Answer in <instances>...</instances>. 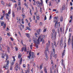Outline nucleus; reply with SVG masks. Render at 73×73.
I'll use <instances>...</instances> for the list:
<instances>
[{
	"instance_id": "b1692460",
	"label": "nucleus",
	"mask_w": 73,
	"mask_h": 73,
	"mask_svg": "<svg viewBox=\"0 0 73 73\" xmlns=\"http://www.w3.org/2000/svg\"><path fill=\"white\" fill-rule=\"evenodd\" d=\"M2 58H5V55H4V54H2Z\"/></svg>"
},
{
	"instance_id": "dca6fc26",
	"label": "nucleus",
	"mask_w": 73,
	"mask_h": 73,
	"mask_svg": "<svg viewBox=\"0 0 73 73\" xmlns=\"http://www.w3.org/2000/svg\"><path fill=\"white\" fill-rule=\"evenodd\" d=\"M21 57V54H20V53H19L18 54V58H20Z\"/></svg>"
},
{
	"instance_id": "20e7f679",
	"label": "nucleus",
	"mask_w": 73,
	"mask_h": 73,
	"mask_svg": "<svg viewBox=\"0 0 73 73\" xmlns=\"http://www.w3.org/2000/svg\"><path fill=\"white\" fill-rule=\"evenodd\" d=\"M6 64L5 65L3 66V68H5L6 69H8V66H9V61L7 60L6 62Z\"/></svg>"
},
{
	"instance_id": "1a4fd4ad",
	"label": "nucleus",
	"mask_w": 73,
	"mask_h": 73,
	"mask_svg": "<svg viewBox=\"0 0 73 73\" xmlns=\"http://www.w3.org/2000/svg\"><path fill=\"white\" fill-rule=\"evenodd\" d=\"M62 66H63L64 68L65 69V65L64 64V63H63V62H64V60H63V59H62Z\"/></svg>"
},
{
	"instance_id": "a878e982",
	"label": "nucleus",
	"mask_w": 73,
	"mask_h": 73,
	"mask_svg": "<svg viewBox=\"0 0 73 73\" xmlns=\"http://www.w3.org/2000/svg\"><path fill=\"white\" fill-rule=\"evenodd\" d=\"M70 42V38H69L68 39V44Z\"/></svg>"
},
{
	"instance_id": "13d9d810",
	"label": "nucleus",
	"mask_w": 73,
	"mask_h": 73,
	"mask_svg": "<svg viewBox=\"0 0 73 73\" xmlns=\"http://www.w3.org/2000/svg\"><path fill=\"white\" fill-rule=\"evenodd\" d=\"M13 58L14 59L13 60V61H15V58L14 56H13Z\"/></svg>"
},
{
	"instance_id": "39448f33",
	"label": "nucleus",
	"mask_w": 73,
	"mask_h": 73,
	"mask_svg": "<svg viewBox=\"0 0 73 73\" xmlns=\"http://www.w3.org/2000/svg\"><path fill=\"white\" fill-rule=\"evenodd\" d=\"M54 20L53 22L54 23L57 22H58V18L56 17H54Z\"/></svg>"
},
{
	"instance_id": "423d86ee",
	"label": "nucleus",
	"mask_w": 73,
	"mask_h": 73,
	"mask_svg": "<svg viewBox=\"0 0 73 73\" xmlns=\"http://www.w3.org/2000/svg\"><path fill=\"white\" fill-rule=\"evenodd\" d=\"M16 68H15V69L16 70V71H17V70H18L17 69V68L19 69H21V68H20V67H18V63L16 64Z\"/></svg>"
},
{
	"instance_id": "f8f14e48",
	"label": "nucleus",
	"mask_w": 73,
	"mask_h": 73,
	"mask_svg": "<svg viewBox=\"0 0 73 73\" xmlns=\"http://www.w3.org/2000/svg\"><path fill=\"white\" fill-rule=\"evenodd\" d=\"M29 54L30 55L29 56H27L28 60H30V59L31 58V54Z\"/></svg>"
},
{
	"instance_id": "4c0bfd02",
	"label": "nucleus",
	"mask_w": 73,
	"mask_h": 73,
	"mask_svg": "<svg viewBox=\"0 0 73 73\" xmlns=\"http://www.w3.org/2000/svg\"><path fill=\"white\" fill-rule=\"evenodd\" d=\"M14 62L13 61L11 63V65L12 66L13 65V64H14Z\"/></svg>"
},
{
	"instance_id": "ddd939ff",
	"label": "nucleus",
	"mask_w": 73,
	"mask_h": 73,
	"mask_svg": "<svg viewBox=\"0 0 73 73\" xmlns=\"http://www.w3.org/2000/svg\"><path fill=\"white\" fill-rule=\"evenodd\" d=\"M9 15H8V14L7 13L6 14V19H7L8 21H9V19H8V16H9Z\"/></svg>"
},
{
	"instance_id": "de8ad7c7",
	"label": "nucleus",
	"mask_w": 73,
	"mask_h": 73,
	"mask_svg": "<svg viewBox=\"0 0 73 73\" xmlns=\"http://www.w3.org/2000/svg\"><path fill=\"white\" fill-rule=\"evenodd\" d=\"M10 69V70H12L13 68H12V65H11V66Z\"/></svg>"
},
{
	"instance_id": "a18cd8bd",
	"label": "nucleus",
	"mask_w": 73,
	"mask_h": 73,
	"mask_svg": "<svg viewBox=\"0 0 73 73\" xmlns=\"http://www.w3.org/2000/svg\"><path fill=\"white\" fill-rule=\"evenodd\" d=\"M52 48H53V49H54V45H53V44L52 43Z\"/></svg>"
},
{
	"instance_id": "f257e3e1",
	"label": "nucleus",
	"mask_w": 73,
	"mask_h": 73,
	"mask_svg": "<svg viewBox=\"0 0 73 73\" xmlns=\"http://www.w3.org/2000/svg\"><path fill=\"white\" fill-rule=\"evenodd\" d=\"M45 37V36L44 35H41L39 36L37 40V38H35L33 37V41H34L35 43L37 44H40V42L42 41V39Z\"/></svg>"
},
{
	"instance_id": "f704fd0d",
	"label": "nucleus",
	"mask_w": 73,
	"mask_h": 73,
	"mask_svg": "<svg viewBox=\"0 0 73 73\" xmlns=\"http://www.w3.org/2000/svg\"><path fill=\"white\" fill-rule=\"evenodd\" d=\"M51 38L52 40H54V36L53 35L51 36Z\"/></svg>"
},
{
	"instance_id": "e433bc0d",
	"label": "nucleus",
	"mask_w": 73,
	"mask_h": 73,
	"mask_svg": "<svg viewBox=\"0 0 73 73\" xmlns=\"http://www.w3.org/2000/svg\"><path fill=\"white\" fill-rule=\"evenodd\" d=\"M22 61H23V58H21L20 60V63H21V62H22Z\"/></svg>"
},
{
	"instance_id": "6e6d98bb",
	"label": "nucleus",
	"mask_w": 73,
	"mask_h": 73,
	"mask_svg": "<svg viewBox=\"0 0 73 73\" xmlns=\"http://www.w3.org/2000/svg\"><path fill=\"white\" fill-rule=\"evenodd\" d=\"M30 23H29L28 24V25L29 27V28H31V25H30Z\"/></svg>"
},
{
	"instance_id": "052dcab7",
	"label": "nucleus",
	"mask_w": 73,
	"mask_h": 73,
	"mask_svg": "<svg viewBox=\"0 0 73 73\" xmlns=\"http://www.w3.org/2000/svg\"><path fill=\"white\" fill-rule=\"evenodd\" d=\"M33 62V59L32 60H31L30 62V63L31 64V63H32Z\"/></svg>"
},
{
	"instance_id": "774afa93",
	"label": "nucleus",
	"mask_w": 73,
	"mask_h": 73,
	"mask_svg": "<svg viewBox=\"0 0 73 73\" xmlns=\"http://www.w3.org/2000/svg\"><path fill=\"white\" fill-rule=\"evenodd\" d=\"M35 46L36 48H38V45L37 44H35Z\"/></svg>"
},
{
	"instance_id": "3c124183",
	"label": "nucleus",
	"mask_w": 73,
	"mask_h": 73,
	"mask_svg": "<svg viewBox=\"0 0 73 73\" xmlns=\"http://www.w3.org/2000/svg\"><path fill=\"white\" fill-rule=\"evenodd\" d=\"M52 19V15H50L49 19V20H50Z\"/></svg>"
},
{
	"instance_id": "a211bd4d",
	"label": "nucleus",
	"mask_w": 73,
	"mask_h": 73,
	"mask_svg": "<svg viewBox=\"0 0 73 73\" xmlns=\"http://www.w3.org/2000/svg\"><path fill=\"white\" fill-rule=\"evenodd\" d=\"M46 58H45V59L46 60H48V55H45Z\"/></svg>"
},
{
	"instance_id": "09e8293b",
	"label": "nucleus",
	"mask_w": 73,
	"mask_h": 73,
	"mask_svg": "<svg viewBox=\"0 0 73 73\" xmlns=\"http://www.w3.org/2000/svg\"><path fill=\"white\" fill-rule=\"evenodd\" d=\"M27 50V47L25 46V48L24 51L25 52H26Z\"/></svg>"
},
{
	"instance_id": "c03bdc74",
	"label": "nucleus",
	"mask_w": 73,
	"mask_h": 73,
	"mask_svg": "<svg viewBox=\"0 0 73 73\" xmlns=\"http://www.w3.org/2000/svg\"><path fill=\"white\" fill-rule=\"evenodd\" d=\"M41 2H40V4H41V5H42V4L43 3V2H42V1H40Z\"/></svg>"
},
{
	"instance_id": "2f4dec72",
	"label": "nucleus",
	"mask_w": 73,
	"mask_h": 73,
	"mask_svg": "<svg viewBox=\"0 0 73 73\" xmlns=\"http://www.w3.org/2000/svg\"><path fill=\"white\" fill-rule=\"evenodd\" d=\"M42 65L41 64V65H40L39 68L40 69H42Z\"/></svg>"
},
{
	"instance_id": "2eb2a0df",
	"label": "nucleus",
	"mask_w": 73,
	"mask_h": 73,
	"mask_svg": "<svg viewBox=\"0 0 73 73\" xmlns=\"http://www.w3.org/2000/svg\"><path fill=\"white\" fill-rule=\"evenodd\" d=\"M41 32V30L40 29H39V30H38L37 31V32L38 34H39V33H40V32Z\"/></svg>"
},
{
	"instance_id": "79ce46f5",
	"label": "nucleus",
	"mask_w": 73,
	"mask_h": 73,
	"mask_svg": "<svg viewBox=\"0 0 73 73\" xmlns=\"http://www.w3.org/2000/svg\"><path fill=\"white\" fill-rule=\"evenodd\" d=\"M54 45L55 46H56V47L57 46H56V42H54Z\"/></svg>"
},
{
	"instance_id": "4468645a",
	"label": "nucleus",
	"mask_w": 73,
	"mask_h": 73,
	"mask_svg": "<svg viewBox=\"0 0 73 73\" xmlns=\"http://www.w3.org/2000/svg\"><path fill=\"white\" fill-rule=\"evenodd\" d=\"M72 48L73 49V36H72Z\"/></svg>"
},
{
	"instance_id": "7c9ffc66",
	"label": "nucleus",
	"mask_w": 73,
	"mask_h": 73,
	"mask_svg": "<svg viewBox=\"0 0 73 73\" xmlns=\"http://www.w3.org/2000/svg\"><path fill=\"white\" fill-rule=\"evenodd\" d=\"M33 45V43H31V45H30V48L31 49H32V45Z\"/></svg>"
},
{
	"instance_id": "5701e85b",
	"label": "nucleus",
	"mask_w": 73,
	"mask_h": 73,
	"mask_svg": "<svg viewBox=\"0 0 73 73\" xmlns=\"http://www.w3.org/2000/svg\"><path fill=\"white\" fill-rule=\"evenodd\" d=\"M31 55L33 58V55H34V52H32L31 53Z\"/></svg>"
},
{
	"instance_id": "ea45409f",
	"label": "nucleus",
	"mask_w": 73,
	"mask_h": 73,
	"mask_svg": "<svg viewBox=\"0 0 73 73\" xmlns=\"http://www.w3.org/2000/svg\"><path fill=\"white\" fill-rule=\"evenodd\" d=\"M6 27V24H4V25L3 26V28H5V27Z\"/></svg>"
},
{
	"instance_id": "a19ab883",
	"label": "nucleus",
	"mask_w": 73,
	"mask_h": 73,
	"mask_svg": "<svg viewBox=\"0 0 73 73\" xmlns=\"http://www.w3.org/2000/svg\"><path fill=\"white\" fill-rule=\"evenodd\" d=\"M62 27H60V32H62Z\"/></svg>"
},
{
	"instance_id": "864d4df0",
	"label": "nucleus",
	"mask_w": 73,
	"mask_h": 73,
	"mask_svg": "<svg viewBox=\"0 0 73 73\" xmlns=\"http://www.w3.org/2000/svg\"><path fill=\"white\" fill-rule=\"evenodd\" d=\"M8 14H9V15H10V14H11V10H9L8 12Z\"/></svg>"
},
{
	"instance_id": "f03ea898",
	"label": "nucleus",
	"mask_w": 73,
	"mask_h": 73,
	"mask_svg": "<svg viewBox=\"0 0 73 73\" xmlns=\"http://www.w3.org/2000/svg\"><path fill=\"white\" fill-rule=\"evenodd\" d=\"M50 46V41H48V43H47L46 45V48L45 49V51L44 52V53L45 55H48V54H47V52H48L49 53V52L48 51L49 50V47Z\"/></svg>"
},
{
	"instance_id": "bf43d9fd",
	"label": "nucleus",
	"mask_w": 73,
	"mask_h": 73,
	"mask_svg": "<svg viewBox=\"0 0 73 73\" xmlns=\"http://www.w3.org/2000/svg\"><path fill=\"white\" fill-rule=\"evenodd\" d=\"M46 29H44L43 31V32H46Z\"/></svg>"
},
{
	"instance_id": "338daca9",
	"label": "nucleus",
	"mask_w": 73,
	"mask_h": 73,
	"mask_svg": "<svg viewBox=\"0 0 73 73\" xmlns=\"http://www.w3.org/2000/svg\"><path fill=\"white\" fill-rule=\"evenodd\" d=\"M4 17V15H3V16L1 17L0 18V19H3V17Z\"/></svg>"
},
{
	"instance_id": "4be33fe9",
	"label": "nucleus",
	"mask_w": 73,
	"mask_h": 73,
	"mask_svg": "<svg viewBox=\"0 0 73 73\" xmlns=\"http://www.w3.org/2000/svg\"><path fill=\"white\" fill-rule=\"evenodd\" d=\"M60 20L61 21V22H62V21H63V18H62V16H61L60 17Z\"/></svg>"
},
{
	"instance_id": "c85d7f7f",
	"label": "nucleus",
	"mask_w": 73,
	"mask_h": 73,
	"mask_svg": "<svg viewBox=\"0 0 73 73\" xmlns=\"http://www.w3.org/2000/svg\"><path fill=\"white\" fill-rule=\"evenodd\" d=\"M30 65H29V64H27V68L28 69H30Z\"/></svg>"
},
{
	"instance_id": "412c9836",
	"label": "nucleus",
	"mask_w": 73,
	"mask_h": 73,
	"mask_svg": "<svg viewBox=\"0 0 73 73\" xmlns=\"http://www.w3.org/2000/svg\"><path fill=\"white\" fill-rule=\"evenodd\" d=\"M65 8V5H64L62 7V10H64Z\"/></svg>"
},
{
	"instance_id": "49530a36",
	"label": "nucleus",
	"mask_w": 73,
	"mask_h": 73,
	"mask_svg": "<svg viewBox=\"0 0 73 73\" xmlns=\"http://www.w3.org/2000/svg\"><path fill=\"white\" fill-rule=\"evenodd\" d=\"M32 10H31V9H30V13L31 15H32Z\"/></svg>"
},
{
	"instance_id": "cd10ccee",
	"label": "nucleus",
	"mask_w": 73,
	"mask_h": 73,
	"mask_svg": "<svg viewBox=\"0 0 73 73\" xmlns=\"http://www.w3.org/2000/svg\"><path fill=\"white\" fill-rule=\"evenodd\" d=\"M26 35L27 36V37H29L30 36L29 34H28L26 33Z\"/></svg>"
},
{
	"instance_id": "4d7b16f0",
	"label": "nucleus",
	"mask_w": 73,
	"mask_h": 73,
	"mask_svg": "<svg viewBox=\"0 0 73 73\" xmlns=\"http://www.w3.org/2000/svg\"><path fill=\"white\" fill-rule=\"evenodd\" d=\"M52 32H53V33H54V32H55V29H53L52 30Z\"/></svg>"
},
{
	"instance_id": "c756f323",
	"label": "nucleus",
	"mask_w": 73,
	"mask_h": 73,
	"mask_svg": "<svg viewBox=\"0 0 73 73\" xmlns=\"http://www.w3.org/2000/svg\"><path fill=\"white\" fill-rule=\"evenodd\" d=\"M58 29V33L60 36V31H59V29Z\"/></svg>"
},
{
	"instance_id": "0eeeda50",
	"label": "nucleus",
	"mask_w": 73,
	"mask_h": 73,
	"mask_svg": "<svg viewBox=\"0 0 73 73\" xmlns=\"http://www.w3.org/2000/svg\"><path fill=\"white\" fill-rule=\"evenodd\" d=\"M65 50L63 51V52L62 53V57L63 58L64 57V56H65Z\"/></svg>"
},
{
	"instance_id": "58836bf2",
	"label": "nucleus",
	"mask_w": 73,
	"mask_h": 73,
	"mask_svg": "<svg viewBox=\"0 0 73 73\" xmlns=\"http://www.w3.org/2000/svg\"><path fill=\"white\" fill-rule=\"evenodd\" d=\"M36 18L37 20H39V19H40V17H39V15H38V16H36Z\"/></svg>"
},
{
	"instance_id": "aec40b11",
	"label": "nucleus",
	"mask_w": 73,
	"mask_h": 73,
	"mask_svg": "<svg viewBox=\"0 0 73 73\" xmlns=\"http://www.w3.org/2000/svg\"><path fill=\"white\" fill-rule=\"evenodd\" d=\"M56 35H57V32H55V33L54 36V37L55 38H56Z\"/></svg>"
},
{
	"instance_id": "6ab92c4d",
	"label": "nucleus",
	"mask_w": 73,
	"mask_h": 73,
	"mask_svg": "<svg viewBox=\"0 0 73 73\" xmlns=\"http://www.w3.org/2000/svg\"><path fill=\"white\" fill-rule=\"evenodd\" d=\"M37 3L38 7H40V2H38V1L37 2Z\"/></svg>"
},
{
	"instance_id": "e2e57ef3",
	"label": "nucleus",
	"mask_w": 73,
	"mask_h": 73,
	"mask_svg": "<svg viewBox=\"0 0 73 73\" xmlns=\"http://www.w3.org/2000/svg\"><path fill=\"white\" fill-rule=\"evenodd\" d=\"M73 16L72 15H71L70 17V18L71 19V20H72L73 19Z\"/></svg>"
},
{
	"instance_id": "680f3d73",
	"label": "nucleus",
	"mask_w": 73,
	"mask_h": 73,
	"mask_svg": "<svg viewBox=\"0 0 73 73\" xmlns=\"http://www.w3.org/2000/svg\"><path fill=\"white\" fill-rule=\"evenodd\" d=\"M21 27H22L24 29V26L22 24L21 25Z\"/></svg>"
},
{
	"instance_id": "9d476101",
	"label": "nucleus",
	"mask_w": 73,
	"mask_h": 73,
	"mask_svg": "<svg viewBox=\"0 0 73 73\" xmlns=\"http://www.w3.org/2000/svg\"><path fill=\"white\" fill-rule=\"evenodd\" d=\"M57 24H58V22H56L54 25L55 28H57Z\"/></svg>"
},
{
	"instance_id": "7ed1b4c3",
	"label": "nucleus",
	"mask_w": 73,
	"mask_h": 73,
	"mask_svg": "<svg viewBox=\"0 0 73 73\" xmlns=\"http://www.w3.org/2000/svg\"><path fill=\"white\" fill-rule=\"evenodd\" d=\"M54 54H55V50L54 49H52V52H51L50 54V60L52 58V54L53 57H54L55 58H56L57 56V54H55V55Z\"/></svg>"
},
{
	"instance_id": "473e14b6",
	"label": "nucleus",
	"mask_w": 73,
	"mask_h": 73,
	"mask_svg": "<svg viewBox=\"0 0 73 73\" xmlns=\"http://www.w3.org/2000/svg\"><path fill=\"white\" fill-rule=\"evenodd\" d=\"M26 28L28 29V30H29V31H31V29L28 27H27Z\"/></svg>"
},
{
	"instance_id": "37998d69",
	"label": "nucleus",
	"mask_w": 73,
	"mask_h": 73,
	"mask_svg": "<svg viewBox=\"0 0 73 73\" xmlns=\"http://www.w3.org/2000/svg\"><path fill=\"white\" fill-rule=\"evenodd\" d=\"M11 1H12L13 3H16V1H15V0H11Z\"/></svg>"
},
{
	"instance_id": "603ef678",
	"label": "nucleus",
	"mask_w": 73,
	"mask_h": 73,
	"mask_svg": "<svg viewBox=\"0 0 73 73\" xmlns=\"http://www.w3.org/2000/svg\"><path fill=\"white\" fill-rule=\"evenodd\" d=\"M3 15L4 16V15H5V11H3Z\"/></svg>"
},
{
	"instance_id": "6e6552de",
	"label": "nucleus",
	"mask_w": 73,
	"mask_h": 73,
	"mask_svg": "<svg viewBox=\"0 0 73 73\" xmlns=\"http://www.w3.org/2000/svg\"><path fill=\"white\" fill-rule=\"evenodd\" d=\"M5 56L6 57V61H5V62H6V61H7V60H8V59L9 58V56H8V55L7 54H5Z\"/></svg>"
},
{
	"instance_id": "8fccbe9b",
	"label": "nucleus",
	"mask_w": 73,
	"mask_h": 73,
	"mask_svg": "<svg viewBox=\"0 0 73 73\" xmlns=\"http://www.w3.org/2000/svg\"><path fill=\"white\" fill-rule=\"evenodd\" d=\"M24 47H23L22 48V49L21 50V51H22V52H23L24 51Z\"/></svg>"
},
{
	"instance_id": "69168bd1",
	"label": "nucleus",
	"mask_w": 73,
	"mask_h": 73,
	"mask_svg": "<svg viewBox=\"0 0 73 73\" xmlns=\"http://www.w3.org/2000/svg\"><path fill=\"white\" fill-rule=\"evenodd\" d=\"M46 20V15H45L44 20Z\"/></svg>"
},
{
	"instance_id": "0e129e2a",
	"label": "nucleus",
	"mask_w": 73,
	"mask_h": 73,
	"mask_svg": "<svg viewBox=\"0 0 73 73\" xmlns=\"http://www.w3.org/2000/svg\"><path fill=\"white\" fill-rule=\"evenodd\" d=\"M60 0H58V1H56V3L57 4H58V2H60Z\"/></svg>"
},
{
	"instance_id": "f3484780",
	"label": "nucleus",
	"mask_w": 73,
	"mask_h": 73,
	"mask_svg": "<svg viewBox=\"0 0 73 73\" xmlns=\"http://www.w3.org/2000/svg\"><path fill=\"white\" fill-rule=\"evenodd\" d=\"M44 70L45 72V73H47V71H46V68L45 67H44Z\"/></svg>"
},
{
	"instance_id": "bb28decb",
	"label": "nucleus",
	"mask_w": 73,
	"mask_h": 73,
	"mask_svg": "<svg viewBox=\"0 0 73 73\" xmlns=\"http://www.w3.org/2000/svg\"><path fill=\"white\" fill-rule=\"evenodd\" d=\"M12 15L13 16V17H15V13L14 12H13V13H12Z\"/></svg>"
},
{
	"instance_id": "c9c22d12",
	"label": "nucleus",
	"mask_w": 73,
	"mask_h": 73,
	"mask_svg": "<svg viewBox=\"0 0 73 73\" xmlns=\"http://www.w3.org/2000/svg\"><path fill=\"white\" fill-rule=\"evenodd\" d=\"M71 34L70 33L69 34V36L68 37L69 38H70V37H71Z\"/></svg>"
},
{
	"instance_id": "393cba45",
	"label": "nucleus",
	"mask_w": 73,
	"mask_h": 73,
	"mask_svg": "<svg viewBox=\"0 0 73 73\" xmlns=\"http://www.w3.org/2000/svg\"><path fill=\"white\" fill-rule=\"evenodd\" d=\"M1 26H3L4 24V22H2L1 23Z\"/></svg>"
},
{
	"instance_id": "5fc2aeb1",
	"label": "nucleus",
	"mask_w": 73,
	"mask_h": 73,
	"mask_svg": "<svg viewBox=\"0 0 73 73\" xmlns=\"http://www.w3.org/2000/svg\"><path fill=\"white\" fill-rule=\"evenodd\" d=\"M9 49H10V48L9 47H7V50H8V52H9Z\"/></svg>"
},
{
	"instance_id": "9b49d317",
	"label": "nucleus",
	"mask_w": 73,
	"mask_h": 73,
	"mask_svg": "<svg viewBox=\"0 0 73 73\" xmlns=\"http://www.w3.org/2000/svg\"><path fill=\"white\" fill-rule=\"evenodd\" d=\"M29 71H30V69L28 68L27 70H26L25 73H29Z\"/></svg>"
},
{
	"instance_id": "72a5a7b5",
	"label": "nucleus",
	"mask_w": 73,
	"mask_h": 73,
	"mask_svg": "<svg viewBox=\"0 0 73 73\" xmlns=\"http://www.w3.org/2000/svg\"><path fill=\"white\" fill-rule=\"evenodd\" d=\"M1 3L3 5H4L5 4V3L3 1H1Z\"/></svg>"
}]
</instances>
